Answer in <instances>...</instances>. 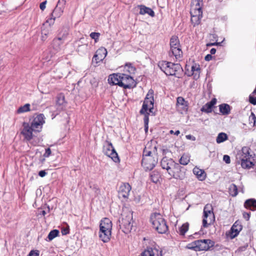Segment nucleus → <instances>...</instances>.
<instances>
[{
	"label": "nucleus",
	"instance_id": "obj_62",
	"mask_svg": "<svg viewBox=\"0 0 256 256\" xmlns=\"http://www.w3.org/2000/svg\"><path fill=\"white\" fill-rule=\"evenodd\" d=\"M212 56L211 54H207V55L205 56V58H204V59H205V60H206V61H210V60H212Z\"/></svg>",
	"mask_w": 256,
	"mask_h": 256
},
{
	"label": "nucleus",
	"instance_id": "obj_61",
	"mask_svg": "<svg viewBox=\"0 0 256 256\" xmlns=\"http://www.w3.org/2000/svg\"><path fill=\"white\" fill-rule=\"evenodd\" d=\"M46 174V172L45 170H42L38 172V176L42 178L45 176Z\"/></svg>",
	"mask_w": 256,
	"mask_h": 256
},
{
	"label": "nucleus",
	"instance_id": "obj_12",
	"mask_svg": "<svg viewBox=\"0 0 256 256\" xmlns=\"http://www.w3.org/2000/svg\"><path fill=\"white\" fill-rule=\"evenodd\" d=\"M177 110L182 114H186L188 108V103L184 98L178 96L176 99Z\"/></svg>",
	"mask_w": 256,
	"mask_h": 256
},
{
	"label": "nucleus",
	"instance_id": "obj_37",
	"mask_svg": "<svg viewBox=\"0 0 256 256\" xmlns=\"http://www.w3.org/2000/svg\"><path fill=\"white\" fill-rule=\"evenodd\" d=\"M51 30L50 28L42 27V28L41 32V39L42 41H44L46 40L48 36L50 34Z\"/></svg>",
	"mask_w": 256,
	"mask_h": 256
},
{
	"label": "nucleus",
	"instance_id": "obj_33",
	"mask_svg": "<svg viewBox=\"0 0 256 256\" xmlns=\"http://www.w3.org/2000/svg\"><path fill=\"white\" fill-rule=\"evenodd\" d=\"M219 110L222 115H228L230 113V107L228 104H222L219 105Z\"/></svg>",
	"mask_w": 256,
	"mask_h": 256
},
{
	"label": "nucleus",
	"instance_id": "obj_2",
	"mask_svg": "<svg viewBox=\"0 0 256 256\" xmlns=\"http://www.w3.org/2000/svg\"><path fill=\"white\" fill-rule=\"evenodd\" d=\"M158 66L167 76H175L177 72L182 69L179 64L164 60L158 62Z\"/></svg>",
	"mask_w": 256,
	"mask_h": 256
},
{
	"label": "nucleus",
	"instance_id": "obj_11",
	"mask_svg": "<svg viewBox=\"0 0 256 256\" xmlns=\"http://www.w3.org/2000/svg\"><path fill=\"white\" fill-rule=\"evenodd\" d=\"M158 162V159L153 157H144L142 158V165L146 170H152Z\"/></svg>",
	"mask_w": 256,
	"mask_h": 256
},
{
	"label": "nucleus",
	"instance_id": "obj_51",
	"mask_svg": "<svg viewBox=\"0 0 256 256\" xmlns=\"http://www.w3.org/2000/svg\"><path fill=\"white\" fill-rule=\"evenodd\" d=\"M100 34L99 32H92L90 34V37L94 40L95 42H97L98 40Z\"/></svg>",
	"mask_w": 256,
	"mask_h": 256
},
{
	"label": "nucleus",
	"instance_id": "obj_29",
	"mask_svg": "<svg viewBox=\"0 0 256 256\" xmlns=\"http://www.w3.org/2000/svg\"><path fill=\"white\" fill-rule=\"evenodd\" d=\"M244 206L247 209L255 211L256 210V200L254 198L246 200L244 203Z\"/></svg>",
	"mask_w": 256,
	"mask_h": 256
},
{
	"label": "nucleus",
	"instance_id": "obj_10",
	"mask_svg": "<svg viewBox=\"0 0 256 256\" xmlns=\"http://www.w3.org/2000/svg\"><path fill=\"white\" fill-rule=\"evenodd\" d=\"M182 168L178 164L176 163L168 174L174 178L183 180L185 177V174L184 172L182 170L181 168Z\"/></svg>",
	"mask_w": 256,
	"mask_h": 256
},
{
	"label": "nucleus",
	"instance_id": "obj_34",
	"mask_svg": "<svg viewBox=\"0 0 256 256\" xmlns=\"http://www.w3.org/2000/svg\"><path fill=\"white\" fill-rule=\"evenodd\" d=\"M60 1L59 0L58 2V4L54 9V10L52 12L51 14V16H55V18H59L63 12V8L58 6V4H60Z\"/></svg>",
	"mask_w": 256,
	"mask_h": 256
},
{
	"label": "nucleus",
	"instance_id": "obj_53",
	"mask_svg": "<svg viewBox=\"0 0 256 256\" xmlns=\"http://www.w3.org/2000/svg\"><path fill=\"white\" fill-rule=\"evenodd\" d=\"M152 154V152L150 150H149L147 147H146L143 151V158H144V157H152L150 154Z\"/></svg>",
	"mask_w": 256,
	"mask_h": 256
},
{
	"label": "nucleus",
	"instance_id": "obj_9",
	"mask_svg": "<svg viewBox=\"0 0 256 256\" xmlns=\"http://www.w3.org/2000/svg\"><path fill=\"white\" fill-rule=\"evenodd\" d=\"M120 84V86L124 88H130L136 86V83L134 78L128 74H121Z\"/></svg>",
	"mask_w": 256,
	"mask_h": 256
},
{
	"label": "nucleus",
	"instance_id": "obj_40",
	"mask_svg": "<svg viewBox=\"0 0 256 256\" xmlns=\"http://www.w3.org/2000/svg\"><path fill=\"white\" fill-rule=\"evenodd\" d=\"M66 104L64 96L60 94L58 96L56 100V104L61 106L60 108L62 109Z\"/></svg>",
	"mask_w": 256,
	"mask_h": 256
},
{
	"label": "nucleus",
	"instance_id": "obj_60",
	"mask_svg": "<svg viewBox=\"0 0 256 256\" xmlns=\"http://www.w3.org/2000/svg\"><path fill=\"white\" fill-rule=\"evenodd\" d=\"M46 0L44 2H42L40 4V10H44L46 8Z\"/></svg>",
	"mask_w": 256,
	"mask_h": 256
},
{
	"label": "nucleus",
	"instance_id": "obj_42",
	"mask_svg": "<svg viewBox=\"0 0 256 256\" xmlns=\"http://www.w3.org/2000/svg\"><path fill=\"white\" fill-rule=\"evenodd\" d=\"M180 43L178 38L176 36H172L170 40V46L172 48L173 46H180Z\"/></svg>",
	"mask_w": 256,
	"mask_h": 256
},
{
	"label": "nucleus",
	"instance_id": "obj_39",
	"mask_svg": "<svg viewBox=\"0 0 256 256\" xmlns=\"http://www.w3.org/2000/svg\"><path fill=\"white\" fill-rule=\"evenodd\" d=\"M228 139V135L224 132H220L216 138V142L218 144H220L224 142Z\"/></svg>",
	"mask_w": 256,
	"mask_h": 256
},
{
	"label": "nucleus",
	"instance_id": "obj_28",
	"mask_svg": "<svg viewBox=\"0 0 256 256\" xmlns=\"http://www.w3.org/2000/svg\"><path fill=\"white\" fill-rule=\"evenodd\" d=\"M193 172L199 180H204L206 178V174L204 170L200 169L198 167L194 168Z\"/></svg>",
	"mask_w": 256,
	"mask_h": 256
},
{
	"label": "nucleus",
	"instance_id": "obj_31",
	"mask_svg": "<svg viewBox=\"0 0 256 256\" xmlns=\"http://www.w3.org/2000/svg\"><path fill=\"white\" fill-rule=\"evenodd\" d=\"M92 48L90 44H84L79 45L76 49V50L80 54H84L89 52Z\"/></svg>",
	"mask_w": 256,
	"mask_h": 256
},
{
	"label": "nucleus",
	"instance_id": "obj_57",
	"mask_svg": "<svg viewBox=\"0 0 256 256\" xmlns=\"http://www.w3.org/2000/svg\"><path fill=\"white\" fill-rule=\"evenodd\" d=\"M223 160L227 164L230 162V157L228 155H224L223 156Z\"/></svg>",
	"mask_w": 256,
	"mask_h": 256
},
{
	"label": "nucleus",
	"instance_id": "obj_18",
	"mask_svg": "<svg viewBox=\"0 0 256 256\" xmlns=\"http://www.w3.org/2000/svg\"><path fill=\"white\" fill-rule=\"evenodd\" d=\"M191 15V22L194 26L198 25L200 24L202 18V12H190Z\"/></svg>",
	"mask_w": 256,
	"mask_h": 256
},
{
	"label": "nucleus",
	"instance_id": "obj_38",
	"mask_svg": "<svg viewBox=\"0 0 256 256\" xmlns=\"http://www.w3.org/2000/svg\"><path fill=\"white\" fill-rule=\"evenodd\" d=\"M228 192L231 196L233 197L236 196L238 194L236 186L234 184H230L228 187Z\"/></svg>",
	"mask_w": 256,
	"mask_h": 256
},
{
	"label": "nucleus",
	"instance_id": "obj_7",
	"mask_svg": "<svg viewBox=\"0 0 256 256\" xmlns=\"http://www.w3.org/2000/svg\"><path fill=\"white\" fill-rule=\"evenodd\" d=\"M139 256H163L162 249L157 244L148 246Z\"/></svg>",
	"mask_w": 256,
	"mask_h": 256
},
{
	"label": "nucleus",
	"instance_id": "obj_3",
	"mask_svg": "<svg viewBox=\"0 0 256 256\" xmlns=\"http://www.w3.org/2000/svg\"><path fill=\"white\" fill-rule=\"evenodd\" d=\"M215 217L213 212V208L210 204H206L204 208L202 226L207 228L214 221Z\"/></svg>",
	"mask_w": 256,
	"mask_h": 256
},
{
	"label": "nucleus",
	"instance_id": "obj_16",
	"mask_svg": "<svg viewBox=\"0 0 256 256\" xmlns=\"http://www.w3.org/2000/svg\"><path fill=\"white\" fill-rule=\"evenodd\" d=\"M176 162L172 158H168L166 157L163 158L160 162L162 168L166 170L168 174L172 170Z\"/></svg>",
	"mask_w": 256,
	"mask_h": 256
},
{
	"label": "nucleus",
	"instance_id": "obj_15",
	"mask_svg": "<svg viewBox=\"0 0 256 256\" xmlns=\"http://www.w3.org/2000/svg\"><path fill=\"white\" fill-rule=\"evenodd\" d=\"M131 190V186L128 183H122L119 187L118 194L124 198H128Z\"/></svg>",
	"mask_w": 256,
	"mask_h": 256
},
{
	"label": "nucleus",
	"instance_id": "obj_20",
	"mask_svg": "<svg viewBox=\"0 0 256 256\" xmlns=\"http://www.w3.org/2000/svg\"><path fill=\"white\" fill-rule=\"evenodd\" d=\"M120 76L121 74H113L108 76V82L110 85H118L120 86Z\"/></svg>",
	"mask_w": 256,
	"mask_h": 256
},
{
	"label": "nucleus",
	"instance_id": "obj_5",
	"mask_svg": "<svg viewBox=\"0 0 256 256\" xmlns=\"http://www.w3.org/2000/svg\"><path fill=\"white\" fill-rule=\"evenodd\" d=\"M154 90L150 89L148 90L144 98L140 113L145 114L148 110L151 112L152 110L154 108Z\"/></svg>",
	"mask_w": 256,
	"mask_h": 256
},
{
	"label": "nucleus",
	"instance_id": "obj_36",
	"mask_svg": "<svg viewBox=\"0 0 256 256\" xmlns=\"http://www.w3.org/2000/svg\"><path fill=\"white\" fill-rule=\"evenodd\" d=\"M236 223H237V222H236L233 224V226H232L231 230H231V234H232L231 236L232 238L236 236L242 230V226L241 225L238 226V228L235 229V228H236L237 226Z\"/></svg>",
	"mask_w": 256,
	"mask_h": 256
},
{
	"label": "nucleus",
	"instance_id": "obj_4",
	"mask_svg": "<svg viewBox=\"0 0 256 256\" xmlns=\"http://www.w3.org/2000/svg\"><path fill=\"white\" fill-rule=\"evenodd\" d=\"M46 118L43 114L34 115L30 124L34 132H41L43 125L45 123Z\"/></svg>",
	"mask_w": 256,
	"mask_h": 256
},
{
	"label": "nucleus",
	"instance_id": "obj_17",
	"mask_svg": "<svg viewBox=\"0 0 256 256\" xmlns=\"http://www.w3.org/2000/svg\"><path fill=\"white\" fill-rule=\"evenodd\" d=\"M23 126L22 133L27 140H30L32 138V132H34V130L32 129L28 123L24 122Z\"/></svg>",
	"mask_w": 256,
	"mask_h": 256
},
{
	"label": "nucleus",
	"instance_id": "obj_64",
	"mask_svg": "<svg viewBox=\"0 0 256 256\" xmlns=\"http://www.w3.org/2000/svg\"><path fill=\"white\" fill-rule=\"evenodd\" d=\"M216 52V49L214 48H212L210 50V54H211V55L215 54Z\"/></svg>",
	"mask_w": 256,
	"mask_h": 256
},
{
	"label": "nucleus",
	"instance_id": "obj_58",
	"mask_svg": "<svg viewBox=\"0 0 256 256\" xmlns=\"http://www.w3.org/2000/svg\"><path fill=\"white\" fill-rule=\"evenodd\" d=\"M62 235H66L70 232V230L68 228H63L61 230Z\"/></svg>",
	"mask_w": 256,
	"mask_h": 256
},
{
	"label": "nucleus",
	"instance_id": "obj_35",
	"mask_svg": "<svg viewBox=\"0 0 256 256\" xmlns=\"http://www.w3.org/2000/svg\"><path fill=\"white\" fill-rule=\"evenodd\" d=\"M240 160L241 166L244 168L249 169L254 165L250 159H241Z\"/></svg>",
	"mask_w": 256,
	"mask_h": 256
},
{
	"label": "nucleus",
	"instance_id": "obj_54",
	"mask_svg": "<svg viewBox=\"0 0 256 256\" xmlns=\"http://www.w3.org/2000/svg\"><path fill=\"white\" fill-rule=\"evenodd\" d=\"M40 254V252L38 250H31L28 256H38Z\"/></svg>",
	"mask_w": 256,
	"mask_h": 256
},
{
	"label": "nucleus",
	"instance_id": "obj_22",
	"mask_svg": "<svg viewBox=\"0 0 256 256\" xmlns=\"http://www.w3.org/2000/svg\"><path fill=\"white\" fill-rule=\"evenodd\" d=\"M112 221L108 218H104L100 221V230H112Z\"/></svg>",
	"mask_w": 256,
	"mask_h": 256
},
{
	"label": "nucleus",
	"instance_id": "obj_26",
	"mask_svg": "<svg viewBox=\"0 0 256 256\" xmlns=\"http://www.w3.org/2000/svg\"><path fill=\"white\" fill-rule=\"evenodd\" d=\"M111 234V230H100L99 238L104 242H107L110 240Z\"/></svg>",
	"mask_w": 256,
	"mask_h": 256
},
{
	"label": "nucleus",
	"instance_id": "obj_48",
	"mask_svg": "<svg viewBox=\"0 0 256 256\" xmlns=\"http://www.w3.org/2000/svg\"><path fill=\"white\" fill-rule=\"evenodd\" d=\"M196 242H197V240H195L190 244H188L186 246V248L189 250H194L195 251H198Z\"/></svg>",
	"mask_w": 256,
	"mask_h": 256
},
{
	"label": "nucleus",
	"instance_id": "obj_27",
	"mask_svg": "<svg viewBox=\"0 0 256 256\" xmlns=\"http://www.w3.org/2000/svg\"><path fill=\"white\" fill-rule=\"evenodd\" d=\"M202 0H192L191 2L190 12L202 11Z\"/></svg>",
	"mask_w": 256,
	"mask_h": 256
},
{
	"label": "nucleus",
	"instance_id": "obj_24",
	"mask_svg": "<svg viewBox=\"0 0 256 256\" xmlns=\"http://www.w3.org/2000/svg\"><path fill=\"white\" fill-rule=\"evenodd\" d=\"M138 7L140 8L139 14L141 15L148 14L152 17L155 16L154 11L150 8L146 7L144 5H138Z\"/></svg>",
	"mask_w": 256,
	"mask_h": 256
},
{
	"label": "nucleus",
	"instance_id": "obj_46",
	"mask_svg": "<svg viewBox=\"0 0 256 256\" xmlns=\"http://www.w3.org/2000/svg\"><path fill=\"white\" fill-rule=\"evenodd\" d=\"M56 18H55V16H52L51 18H48L46 20V22L44 24L43 26L46 28V26H48V28H50V26L54 24Z\"/></svg>",
	"mask_w": 256,
	"mask_h": 256
},
{
	"label": "nucleus",
	"instance_id": "obj_14",
	"mask_svg": "<svg viewBox=\"0 0 256 256\" xmlns=\"http://www.w3.org/2000/svg\"><path fill=\"white\" fill-rule=\"evenodd\" d=\"M198 250H208L214 245V242L210 240H197Z\"/></svg>",
	"mask_w": 256,
	"mask_h": 256
},
{
	"label": "nucleus",
	"instance_id": "obj_63",
	"mask_svg": "<svg viewBox=\"0 0 256 256\" xmlns=\"http://www.w3.org/2000/svg\"><path fill=\"white\" fill-rule=\"evenodd\" d=\"M170 134H174L175 135L178 136L180 134V132L178 130H176V132H174L173 130H170Z\"/></svg>",
	"mask_w": 256,
	"mask_h": 256
},
{
	"label": "nucleus",
	"instance_id": "obj_45",
	"mask_svg": "<svg viewBox=\"0 0 256 256\" xmlns=\"http://www.w3.org/2000/svg\"><path fill=\"white\" fill-rule=\"evenodd\" d=\"M190 157L187 154H183L180 159L179 162L180 164L182 165H186L190 162Z\"/></svg>",
	"mask_w": 256,
	"mask_h": 256
},
{
	"label": "nucleus",
	"instance_id": "obj_13",
	"mask_svg": "<svg viewBox=\"0 0 256 256\" xmlns=\"http://www.w3.org/2000/svg\"><path fill=\"white\" fill-rule=\"evenodd\" d=\"M107 55V50L104 47H100L96 52L94 54L92 62L96 64L102 61Z\"/></svg>",
	"mask_w": 256,
	"mask_h": 256
},
{
	"label": "nucleus",
	"instance_id": "obj_23",
	"mask_svg": "<svg viewBox=\"0 0 256 256\" xmlns=\"http://www.w3.org/2000/svg\"><path fill=\"white\" fill-rule=\"evenodd\" d=\"M64 42L62 38H57L54 39L52 44L54 52H58L61 50L62 45Z\"/></svg>",
	"mask_w": 256,
	"mask_h": 256
},
{
	"label": "nucleus",
	"instance_id": "obj_50",
	"mask_svg": "<svg viewBox=\"0 0 256 256\" xmlns=\"http://www.w3.org/2000/svg\"><path fill=\"white\" fill-rule=\"evenodd\" d=\"M144 130L146 132H147L148 129V122H149V118H148V114L146 113L145 114L144 118Z\"/></svg>",
	"mask_w": 256,
	"mask_h": 256
},
{
	"label": "nucleus",
	"instance_id": "obj_43",
	"mask_svg": "<svg viewBox=\"0 0 256 256\" xmlns=\"http://www.w3.org/2000/svg\"><path fill=\"white\" fill-rule=\"evenodd\" d=\"M59 234V231L58 230H51L47 237L48 238V240L46 239V240L47 241H51L54 238L56 237Z\"/></svg>",
	"mask_w": 256,
	"mask_h": 256
},
{
	"label": "nucleus",
	"instance_id": "obj_55",
	"mask_svg": "<svg viewBox=\"0 0 256 256\" xmlns=\"http://www.w3.org/2000/svg\"><path fill=\"white\" fill-rule=\"evenodd\" d=\"M249 102L250 104L256 105V97L250 95L249 96Z\"/></svg>",
	"mask_w": 256,
	"mask_h": 256
},
{
	"label": "nucleus",
	"instance_id": "obj_47",
	"mask_svg": "<svg viewBox=\"0 0 256 256\" xmlns=\"http://www.w3.org/2000/svg\"><path fill=\"white\" fill-rule=\"evenodd\" d=\"M124 69L130 74H134L136 71V68L132 66L131 64H126L124 66Z\"/></svg>",
	"mask_w": 256,
	"mask_h": 256
},
{
	"label": "nucleus",
	"instance_id": "obj_41",
	"mask_svg": "<svg viewBox=\"0 0 256 256\" xmlns=\"http://www.w3.org/2000/svg\"><path fill=\"white\" fill-rule=\"evenodd\" d=\"M30 104H26L24 105L20 106L16 111L18 114H22L30 111Z\"/></svg>",
	"mask_w": 256,
	"mask_h": 256
},
{
	"label": "nucleus",
	"instance_id": "obj_19",
	"mask_svg": "<svg viewBox=\"0 0 256 256\" xmlns=\"http://www.w3.org/2000/svg\"><path fill=\"white\" fill-rule=\"evenodd\" d=\"M250 149L248 146H244L242 148L241 151L237 155V159H250L252 155L250 154Z\"/></svg>",
	"mask_w": 256,
	"mask_h": 256
},
{
	"label": "nucleus",
	"instance_id": "obj_52",
	"mask_svg": "<svg viewBox=\"0 0 256 256\" xmlns=\"http://www.w3.org/2000/svg\"><path fill=\"white\" fill-rule=\"evenodd\" d=\"M90 188L94 191L96 195L100 192V189L96 184H92L90 186Z\"/></svg>",
	"mask_w": 256,
	"mask_h": 256
},
{
	"label": "nucleus",
	"instance_id": "obj_32",
	"mask_svg": "<svg viewBox=\"0 0 256 256\" xmlns=\"http://www.w3.org/2000/svg\"><path fill=\"white\" fill-rule=\"evenodd\" d=\"M150 178L152 182L156 184L159 182L160 174L158 171L154 170L150 174Z\"/></svg>",
	"mask_w": 256,
	"mask_h": 256
},
{
	"label": "nucleus",
	"instance_id": "obj_25",
	"mask_svg": "<svg viewBox=\"0 0 256 256\" xmlns=\"http://www.w3.org/2000/svg\"><path fill=\"white\" fill-rule=\"evenodd\" d=\"M216 100L214 98H212L210 102L206 104L202 107L201 108L200 110L202 112H204L206 113H210L212 111V107L216 104Z\"/></svg>",
	"mask_w": 256,
	"mask_h": 256
},
{
	"label": "nucleus",
	"instance_id": "obj_44",
	"mask_svg": "<svg viewBox=\"0 0 256 256\" xmlns=\"http://www.w3.org/2000/svg\"><path fill=\"white\" fill-rule=\"evenodd\" d=\"M188 224L185 223L180 228H179V232L180 235L184 236L186 232L188 230Z\"/></svg>",
	"mask_w": 256,
	"mask_h": 256
},
{
	"label": "nucleus",
	"instance_id": "obj_1",
	"mask_svg": "<svg viewBox=\"0 0 256 256\" xmlns=\"http://www.w3.org/2000/svg\"><path fill=\"white\" fill-rule=\"evenodd\" d=\"M150 221L153 228L160 234H164L168 230L165 220L159 213H154L150 216Z\"/></svg>",
	"mask_w": 256,
	"mask_h": 256
},
{
	"label": "nucleus",
	"instance_id": "obj_56",
	"mask_svg": "<svg viewBox=\"0 0 256 256\" xmlns=\"http://www.w3.org/2000/svg\"><path fill=\"white\" fill-rule=\"evenodd\" d=\"M51 154V150L50 148H47L46 149L45 152L44 153L43 156L45 158H48Z\"/></svg>",
	"mask_w": 256,
	"mask_h": 256
},
{
	"label": "nucleus",
	"instance_id": "obj_30",
	"mask_svg": "<svg viewBox=\"0 0 256 256\" xmlns=\"http://www.w3.org/2000/svg\"><path fill=\"white\" fill-rule=\"evenodd\" d=\"M191 75L193 76L196 80L199 78L200 73V68L199 64H194L191 67Z\"/></svg>",
	"mask_w": 256,
	"mask_h": 256
},
{
	"label": "nucleus",
	"instance_id": "obj_21",
	"mask_svg": "<svg viewBox=\"0 0 256 256\" xmlns=\"http://www.w3.org/2000/svg\"><path fill=\"white\" fill-rule=\"evenodd\" d=\"M169 56H174L176 60H180L182 56V52L180 48V46L170 48Z\"/></svg>",
	"mask_w": 256,
	"mask_h": 256
},
{
	"label": "nucleus",
	"instance_id": "obj_59",
	"mask_svg": "<svg viewBox=\"0 0 256 256\" xmlns=\"http://www.w3.org/2000/svg\"><path fill=\"white\" fill-rule=\"evenodd\" d=\"M243 217L246 220H248L250 218V213L244 212L243 213Z\"/></svg>",
	"mask_w": 256,
	"mask_h": 256
},
{
	"label": "nucleus",
	"instance_id": "obj_6",
	"mask_svg": "<svg viewBox=\"0 0 256 256\" xmlns=\"http://www.w3.org/2000/svg\"><path fill=\"white\" fill-rule=\"evenodd\" d=\"M102 151L104 154L110 158L114 162H120V160L118 154L110 142L108 141L105 142Z\"/></svg>",
	"mask_w": 256,
	"mask_h": 256
},
{
	"label": "nucleus",
	"instance_id": "obj_49",
	"mask_svg": "<svg viewBox=\"0 0 256 256\" xmlns=\"http://www.w3.org/2000/svg\"><path fill=\"white\" fill-rule=\"evenodd\" d=\"M68 34V28H64L59 34V36L58 38H62V40L64 41L66 38Z\"/></svg>",
	"mask_w": 256,
	"mask_h": 256
},
{
	"label": "nucleus",
	"instance_id": "obj_8",
	"mask_svg": "<svg viewBox=\"0 0 256 256\" xmlns=\"http://www.w3.org/2000/svg\"><path fill=\"white\" fill-rule=\"evenodd\" d=\"M122 218L120 222V226L121 228H124V232H127L130 231L132 227V214L129 212L126 216H124V214H122Z\"/></svg>",
	"mask_w": 256,
	"mask_h": 256
}]
</instances>
